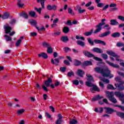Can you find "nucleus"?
<instances>
[{"instance_id":"f257e3e1","label":"nucleus","mask_w":124,"mask_h":124,"mask_svg":"<svg viewBox=\"0 0 124 124\" xmlns=\"http://www.w3.org/2000/svg\"><path fill=\"white\" fill-rule=\"evenodd\" d=\"M94 70L97 73L102 74L104 77H108L109 78H113L114 77V75L111 74V72L108 68L103 69L101 67H96L94 68Z\"/></svg>"},{"instance_id":"f03ea898","label":"nucleus","mask_w":124,"mask_h":124,"mask_svg":"<svg viewBox=\"0 0 124 124\" xmlns=\"http://www.w3.org/2000/svg\"><path fill=\"white\" fill-rule=\"evenodd\" d=\"M107 96L110 101L112 102V103H117V99L114 97V93L109 92V91L106 92Z\"/></svg>"},{"instance_id":"7ed1b4c3","label":"nucleus","mask_w":124,"mask_h":124,"mask_svg":"<svg viewBox=\"0 0 124 124\" xmlns=\"http://www.w3.org/2000/svg\"><path fill=\"white\" fill-rule=\"evenodd\" d=\"M105 21H106V19L105 18H103L101 20L102 23H99L96 26V28L97 29L95 30V31H94V33H97V32H99L102 30V26H104V25H106L105 23Z\"/></svg>"},{"instance_id":"20e7f679","label":"nucleus","mask_w":124,"mask_h":124,"mask_svg":"<svg viewBox=\"0 0 124 124\" xmlns=\"http://www.w3.org/2000/svg\"><path fill=\"white\" fill-rule=\"evenodd\" d=\"M83 54L85 55V56H86V57H88V58L93 57L94 60H95V61H97L98 62H102V59L98 57H94V55L87 50H84L83 51Z\"/></svg>"},{"instance_id":"39448f33","label":"nucleus","mask_w":124,"mask_h":124,"mask_svg":"<svg viewBox=\"0 0 124 124\" xmlns=\"http://www.w3.org/2000/svg\"><path fill=\"white\" fill-rule=\"evenodd\" d=\"M37 2L39 3L41 2V4L42 6V7L37 8L36 7L35 8V10L37 11L39 14H41V10L42 9H44L45 8V6H44V3L45 2V0H37Z\"/></svg>"},{"instance_id":"423d86ee","label":"nucleus","mask_w":124,"mask_h":124,"mask_svg":"<svg viewBox=\"0 0 124 124\" xmlns=\"http://www.w3.org/2000/svg\"><path fill=\"white\" fill-rule=\"evenodd\" d=\"M115 95L117 97H119L122 103H124V93L119 92H115Z\"/></svg>"},{"instance_id":"0eeeda50","label":"nucleus","mask_w":124,"mask_h":124,"mask_svg":"<svg viewBox=\"0 0 124 124\" xmlns=\"http://www.w3.org/2000/svg\"><path fill=\"white\" fill-rule=\"evenodd\" d=\"M108 55H109V56H112V57H114L116 58V61L117 62H122V60L119 59L118 58H119V56L117 55L114 52H113L112 50L108 51L107 52Z\"/></svg>"},{"instance_id":"6e6552de","label":"nucleus","mask_w":124,"mask_h":124,"mask_svg":"<svg viewBox=\"0 0 124 124\" xmlns=\"http://www.w3.org/2000/svg\"><path fill=\"white\" fill-rule=\"evenodd\" d=\"M124 81H120L117 84H115L116 87L117 86V89L119 91L124 90Z\"/></svg>"},{"instance_id":"1a4fd4ad","label":"nucleus","mask_w":124,"mask_h":124,"mask_svg":"<svg viewBox=\"0 0 124 124\" xmlns=\"http://www.w3.org/2000/svg\"><path fill=\"white\" fill-rule=\"evenodd\" d=\"M106 62H107V63H108V65H110V66H112V67H114V68H119V67H120V66L118 65V64H115L108 61H106Z\"/></svg>"},{"instance_id":"9d476101","label":"nucleus","mask_w":124,"mask_h":124,"mask_svg":"<svg viewBox=\"0 0 124 124\" xmlns=\"http://www.w3.org/2000/svg\"><path fill=\"white\" fill-rule=\"evenodd\" d=\"M4 29H5V32L6 34H8V33L11 32V31L12 30L11 27L8 26H4Z\"/></svg>"},{"instance_id":"9b49d317","label":"nucleus","mask_w":124,"mask_h":124,"mask_svg":"<svg viewBox=\"0 0 124 124\" xmlns=\"http://www.w3.org/2000/svg\"><path fill=\"white\" fill-rule=\"evenodd\" d=\"M10 16V14L8 12H6L3 13V15H2L1 18L3 20H6V19H8Z\"/></svg>"},{"instance_id":"f8f14e48","label":"nucleus","mask_w":124,"mask_h":124,"mask_svg":"<svg viewBox=\"0 0 124 124\" xmlns=\"http://www.w3.org/2000/svg\"><path fill=\"white\" fill-rule=\"evenodd\" d=\"M76 10H78V13H84L86 11V10L83 9L82 10V7L81 6H79V5H78L76 6Z\"/></svg>"},{"instance_id":"ddd939ff","label":"nucleus","mask_w":124,"mask_h":124,"mask_svg":"<svg viewBox=\"0 0 124 124\" xmlns=\"http://www.w3.org/2000/svg\"><path fill=\"white\" fill-rule=\"evenodd\" d=\"M53 82V80L50 78H48L47 80L45 81V84L46 85V87H50V83Z\"/></svg>"},{"instance_id":"4468645a","label":"nucleus","mask_w":124,"mask_h":124,"mask_svg":"<svg viewBox=\"0 0 124 124\" xmlns=\"http://www.w3.org/2000/svg\"><path fill=\"white\" fill-rule=\"evenodd\" d=\"M92 51L95 53H97L98 54H102V53H103V51H102L101 49H100L98 47L93 48Z\"/></svg>"},{"instance_id":"2eb2a0df","label":"nucleus","mask_w":124,"mask_h":124,"mask_svg":"<svg viewBox=\"0 0 124 124\" xmlns=\"http://www.w3.org/2000/svg\"><path fill=\"white\" fill-rule=\"evenodd\" d=\"M105 109H106V112L107 113V114H112L115 112V110L110 108L106 107L105 108Z\"/></svg>"},{"instance_id":"dca6fc26","label":"nucleus","mask_w":124,"mask_h":124,"mask_svg":"<svg viewBox=\"0 0 124 124\" xmlns=\"http://www.w3.org/2000/svg\"><path fill=\"white\" fill-rule=\"evenodd\" d=\"M101 98H103V96H100L99 95H97L93 97L92 99V101H96L97 100H100Z\"/></svg>"},{"instance_id":"f3484780","label":"nucleus","mask_w":124,"mask_h":124,"mask_svg":"<svg viewBox=\"0 0 124 124\" xmlns=\"http://www.w3.org/2000/svg\"><path fill=\"white\" fill-rule=\"evenodd\" d=\"M94 42L96 44H102V45L104 46L106 45V43H105V42L101 41L100 40H94Z\"/></svg>"},{"instance_id":"a211bd4d","label":"nucleus","mask_w":124,"mask_h":124,"mask_svg":"<svg viewBox=\"0 0 124 124\" xmlns=\"http://www.w3.org/2000/svg\"><path fill=\"white\" fill-rule=\"evenodd\" d=\"M77 74L79 77H82L84 74H85V72L81 69H78L77 72Z\"/></svg>"},{"instance_id":"6ab92c4d","label":"nucleus","mask_w":124,"mask_h":124,"mask_svg":"<svg viewBox=\"0 0 124 124\" xmlns=\"http://www.w3.org/2000/svg\"><path fill=\"white\" fill-rule=\"evenodd\" d=\"M51 62L52 64H55V65H58V63L60 62V60L59 59H51Z\"/></svg>"},{"instance_id":"aec40b11","label":"nucleus","mask_w":124,"mask_h":124,"mask_svg":"<svg viewBox=\"0 0 124 124\" xmlns=\"http://www.w3.org/2000/svg\"><path fill=\"white\" fill-rule=\"evenodd\" d=\"M110 24L111 26H116L117 25H119V22L117 21L116 19H111L110 20Z\"/></svg>"},{"instance_id":"412c9836","label":"nucleus","mask_w":124,"mask_h":124,"mask_svg":"<svg viewBox=\"0 0 124 124\" xmlns=\"http://www.w3.org/2000/svg\"><path fill=\"white\" fill-rule=\"evenodd\" d=\"M39 58H43L44 59H47L48 58V55H47V54L42 52V53L38 54Z\"/></svg>"},{"instance_id":"4be33fe9","label":"nucleus","mask_w":124,"mask_h":124,"mask_svg":"<svg viewBox=\"0 0 124 124\" xmlns=\"http://www.w3.org/2000/svg\"><path fill=\"white\" fill-rule=\"evenodd\" d=\"M24 39V36H21L20 38L17 41L16 43V47H18L20 46V44H21V42H22V40Z\"/></svg>"},{"instance_id":"5701e85b","label":"nucleus","mask_w":124,"mask_h":124,"mask_svg":"<svg viewBox=\"0 0 124 124\" xmlns=\"http://www.w3.org/2000/svg\"><path fill=\"white\" fill-rule=\"evenodd\" d=\"M19 16L20 17H23V18H25V19H28V18H29V16L28 15V14L26 12H24L20 13V14L19 15Z\"/></svg>"},{"instance_id":"b1692460","label":"nucleus","mask_w":124,"mask_h":124,"mask_svg":"<svg viewBox=\"0 0 124 124\" xmlns=\"http://www.w3.org/2000/svg\"><path fill=\"white\" fill-rule=\"evenodd\" d=\"M69 40V39L67 36H62L61 37V41H62V42H64V43H66V42H67V41Z\"/></svg>"},{"instance_id":"393cba45","label":"nucleus","mask_w":124,"mask_h":124,"mask_svg":"<svg viewBox=\"0 0 124 124\" xmlns=\"http://www.w3.org/2000/svg\"><path fill=\"white\" fill-rule=\"evenodd\" d=\"M109 33H110V31H108L105 32L104 33L100 34L99 36L100 37H104L105 36H107V35H109Z\"/></svg>"},{"instance_id":"a878e982","label":"nucleus","mask_w":124,"mask_h":124,"mask_svg":"<svg viewBox=\"0 0 124 124\" xmlns=\"http://www.w3.org/2000/svg\"><path fill=\"white\" fill-rule=\"evenodd\" d=\"M90 90L92 93H93L94 91H95L96 92H99L100 91L99 88H98V87L95 85L93 86V88H91Z\"/></svg>"},{"instance_id":"bb28decb","label":"nucleus","mask_w":124,"mask_h":124,"mask_svg":"<svg viewBox=\"0 0 124 124\" xmlns=\"http://www.w3.org/2000/svg\"><path fill=\"white\" fill-rule=\"evenodd\" d=\"M121 35V33L119 32H116L111 34V36L112 37H114L115 38L117 37H120V36Z\"/></svg>"},{"instance_id":"cd10ccee","label":"nucleus","mask_w":124,"mask_h":124,"mask_svg":"<svg viewBox=\"0 0 124 124\" xmlns=\"http://www.w3.org/2000/svg\"><path fill=\"white\" fill-rule=\"evenodd\" d=\"M42 46L43 47H44L45 48H48V47H50L51 46V45H50V44H49L47 42H44L42 43Z\"/></svg>"},{"instance_id":"c85d7f7f","label":"nucleus","mask_w":124,"mask_h":124,"mask_svg":"<svg viewBox=\"0 0 124 124\" xmlns=\"http://www.w3.org/2000/svg\"><path fill=\"white\" fill-rule=\"evenodd\" d=\"M95 112L97 113H102L103 112V108H95L94 109Z\"/></svg>"},{"instance_id":"c756f323","label":"nucleus","mask_w":124,"mask_h":124,"mask_svg":"<svg viewBox=\"0 0 124 124\" xmlns=\"http://www.w3.org/2000/svg\"><path fill=\"white\" fill-rule=\"evenodd\" d=\"M74 64L75 66H79V65H81V62L77 60H75L74 61Z\"/></svg>"},{"instance_id":"7c9ffc66","label":"nucleus","mask_w":124,"mask_h":124,"mask_svg":"<svg viewBox=\"0 0 124 124\" xmlns=\"http://www.w3.org/2000/svg\"><path fill=\"white\" fill-rule=\"evenodd\" d=\"M77 43L78 45H79V46H81V47H84L85 46V42H82L80 40H78L77 41Z\"/></svg>"},{"instance_id":"2f4dec72","label":"nucleus","mask_w":124,"mask_h":124,"mask_svg":"<svg viewBox=\"0 0 124 124\" xmlns=\"http://www.w3.org/2000/svg\"><path fill=\"white\" fill-rule=\"evenodd\" d=\"M116 114L118 117H120L122 119H124V112H117L116 113Z\"/></svg>"},{"instance_id":"473e14b6","label":"nucleus","mask_w":124,"mask_h":124,"mask_svg":"<svg viewBox=\"0 0 124 124\" xmlns=\"http://www.w3.org/2000/svg\"><path fill=\"white\" fill-rule=\"evenodd\" d=\"M86 76L87 77V80L88 81H89L90 82H91V81H93V76L90 74H87Z\"/></svg>"},{"instance_id":"72a5a7b5","label":"nucleus","mask_w":124,"mask_h":124,"mask_svg":"<svg viewBox=\"0 0 124 124\" xmlns=\"http://www.w3.org/2000/svg\"><path fill=\"white\" fill-rule=\"evenodd\" d=\"M93 64V63L91 61H85L83 62V65H85V66H87L88 65H92Z\"/></svg>"},{"instance_id":"f704fd0d","label":"nucleus","mask_w":124,"mask_h":124,"mask_svg":"<svg viewBox=\"0 0 124 124\" xmlns=\"http://www.w3.org/2000/svg\"><path fill=\"white\" fill-rule=\"evenodd\" d=\"M102 29H104V30H107V31H109L111 30V27H110L109 24H105Z\"/></svg>"},{"instance_id":"c9c22d12","label":"nucleus","mask_w":124,"mask_h":124,"mask_svg":"<svg viewBox=\"0 0 124 124\" xmlns=\"http://www.w3.org/2000/svg\"><path fill=\"white\" fill-rule=\"evenodd\" d=\"M64 33H68L69 32V28L67 27H64L63 29Z\"/></svg>"},{"instance_id":"e433bc0d","label":"nucleus","mask_w":124,"mask_h":124,"mask_svg":"<svg viewBox=\"0 0 124 124\" xmlns=\"http://www.w3.org/2000/svg\"><path fill=\"white\" fill-rule=\"evenodd\" d=\"M4 37L6 38V41H12V38L7 35H4Z\"/></svg>"},{"instance_id":"4c0bfd02","label":"nucleus","mask_w":124,"mask_h":124,"mask_svg":"<svg viewBox=\"0 0 124 124\" xmlns=\"http://www.w3.org/2000/svg\"><path fill=\"white\" fill-rule=\"evenodd\" d=\"M47 52L48 54H52L53 53V48H52L51 46L47 47Z\"/></svg>"},{"instance_id":"58836bf2","label":"nucleus","mask_w":124,"mask_h":124,"mask_svg":"<svg viewBox=\"0 0 124 124\" xmlns=\"http://www.w3.org/2000/svg\"><path fill=\"white\" fill-rule=\"evenodd\" d=\"M116 46H117V47H124V43L123 42H118L116 44Z\"/></svg>"},{"instance_id":"ea45409f","label":"nucleus","mask_w":124,"mask_h":124,"mask_svg":"<svg viewBox=\"0 0 124 124\" xmlns=\"http://www.w3.org/2000/svg\"><path fill=\"white\" fill-rule=\"evenodd\" d=\"M31 17L33 18H37L38 17V16L36 14V13H35L34 11L31 12Z\"/></svg>"},{"instance_id":"a19ab883","label":"nucleus","mask_w":124,"mask_h":124,"mask_svg":"<svg viewBox=\"0 0 124 124\" xmlns=\"http://www.w3.org/2000/svg\"><path fill=\"white\" fill-rule=\"evenodd\" d=\"M87 40H88L89 44H91V45H92V46H93V45H94V43H93V41L92 40V39H91V38H88L87 39Z\"/></svg>"},{"instance_id":"79ce46f5","label":"nucleus","mask_w":124,"mask_h":124,"mask_svg":"<svg viewBox=\"0 0 124 124\" xmlns=\"http://www.w3.org/2000/svg\"><path fill=\"white\" fill-rule=\"evenodd\" d=\"M25 112V109L24 108H22L21 109L18 110L17 111V114L18 115H21V114H23Z\"/></svg>"},{"instance_id":"37998d69","label":"nucleus","mask_w":124,"mask_h":124,"mask_svg":"<svg viewBox=\"0 0 124 124\" xmlns=\"http://www.w3.org/2000/svg\"><path fill=\"white\" fill-rule=\"evenodd\" d=\"M36 24H37V22H36V20H34V19H31V25L32 26H34V27H35V28H36Z\"/></svg>"},{"instance_id":"c03bdc74","label":"nucleus","mask_w":124,"mask_h":124,"mask_svg":"<svg viewBox=\"0 0 124 124\" xmlns=\"http://www.w3.org/2000/svg\"><path fill=\"white\" fill-rule=\"evenodd\" d=\"M78 123V121L75 119H73L70 120V124H77Z\"/></svg>"},{"instance_id":"a18cd8bd","label":"nucleus","mask_w":124,"mask_h":124,"mask_svg":"<svg viewBox=\"0 0 124 124\" xmlns=\"http://www.w3.org/2000/svg\"><path fill=\"white\" fill-rule=\"evenodd\" d=\"M36 29L38 30V31H45V27H43L39 29L38 27H36Z\"/></svg>"},{"instance_id":"49530a36","label":"nucleus","mask_w":124,"mask_h":124,"mask_svg":"<svg viewBox=\"0 0 124 124\" xmlns=\"http://www.w3.org/2000/svg\"><path fill=\"white\" fill-rule=\"evenodd\" d=\"M93 33V30H91V31H87L84 33L86 36H89V35H92Z\"/></svg>"},{"instance_id":"de8ad7c7","label":"nucleus","mask_w":124,"mask_h":124,"mask_svg":"<svg viewBox=\"0 0 124 124\" xmlns=\"http://www.w3.org/2000/svg\"><path fill=\"white\" fill-rule=\"evenodd\" d=\"M68 77H71V76H74V72L73 71H71L68 73Z\"/></svg>"},{"instance_id":"09e8293b","label":"nucleus","mask_w":124,"mask_h":124,"mask_svg":"<svg viewBox=\"0 0 124 124\" xmlns=\"http://www.w3.org/2000/svg\"><path fill=\"white\" fill-rule=\"evenodd\" d=\"M101 81H103V82H104L105 83H108L109 82V79L105 78H101Z\"/></svg>"},{"instance_id":"8fccbe9b","label":"nucleus","mask_w":124,"mask_h":124,"mask_svg":"<svg viewBox=\"0 0 124 124\" xmlns=\"http://www.w3.org/2000/svg\"><path fill=\"white\" fill-rule=\"evenodd\" d=\"M102 57L103 58L104 60H107V59H108V55H107L106 54H102Z\"/></svg>"},{"instance_id":"3c124183","label":"nucleus","mask_w":124,"mask_h":124,"mask_svg":"<svg viewBox=\"0 0 124 124\" xmlns=\"http://www.w3.org/2000/svg\"><path fill=\"white\" fill-rule=\"evenodd\" d=\"M114 106L115 107H118L119 108H120L122 111H124V107L123 106L118 105H115Z\"/></svg>"},{"instance_id":"603ef678","label":"nucleus","mask_w":124,"mask_h":124,"mask_svg":"<svg viewBox=\"0 0 124 124\" xmlns=\"http://www.w3.org/2000/svg\"><path fill=\"white\" fill-rule=\"evenodd\" d=\"M72 9H71V8H68V13L74 15V13L72 12Z\"/></svg>"},{"instance_id":"864d4df0","label":"nucleus","mask_w":124,"mask_h":124,"mask_svg":"<svg viewBox=\"0 0 124 124\" xmlns=\"http://www.w3.org/2000/svg\"><path fill=\"white\" fill-rule=\"evenodd\" d=\"M108 89H109V90H115L114 86L111 84H108Z\"/></svg>"},{"instance_id":"5fc2aeb1","label":"nucleus","mask_w":124,"mask_h":124,"mask_svg":"<svg viewBox=\"0 0 124 124\" xmlns=\"http://www.w3.org/2000/svg\"><path fill=\"white\" fill-rule=\"evenodd\" d=\"M86 85L87 86V87H92L93 86V84H92V83H91V81H88L86 82Z\"/></svg>"},{"instance_id":"6e6d98bb","label":"nucleus","mask_w":124,"mask_h":124,"mask_svg":"<svg viewBox=\"0 0 124 124\" xmlns=\"http://www.w3.org/2000/svg\"><path fill=\"white\" fill-rule=\"evenodd\" d=\"M118 19L119 20H120L121 21H122L123 22H124V16H118Z\"/></svg>"},{"instance_id":"4d7b16f0","label":"nucleus","mask_w":124,"mask_h":124,"mask_svg":"<svg viewBox=\"0 0 124 124\" xmlns=\"http://www.w3.org/2000/svg\"><path fill=\"white\" fill-rule=\"evenodd\" d=\"M73 83L74 85H76V86H78V85H79V81L78 80H73Z\"/></svg>"},{"instance_id":"13d9d810","label":"nucleus","mask_w":124,"mask_h":124,"mask_svg":"<svg viewBox=\"0 0 124 124\" xmlns=\"http://www.w3.org/2000/svg\"><path fill=\"white\" fill-rule=\"evenodd\" d=\"M17 5L19 7H23L24 6V4H21V1H18Z\"/></svg>"},{"instance_id":"bf43d9fd","label":"nucleus","mask_w":124,"mask_h":124,"mask_svg":"<svg viewBox=\"0 0 124 124\" xmlns=\"http://www.w3.org/2000/svg\"><path fill=\"white\" fill-rule=\"evenodd\" d=\"M60 34H61V32L57 31L54 33L53 35L54 36H58V35H60Z\"/></svg>"},{"instance_id":"052dcab7","label":"nucleus","mask_w":124,"mask_h":124,"mask_svg":"<svg viewBox=\"0 0 124 124\" xmlns=\"http://www.w3.org/2000/svg\"><path fill=\"white\" fill-rule=\"evenodd\" d=\"M62 120L61 119H58L57 121L55 122L56 124H62Z\"/></svg>"},{"instance_id":"680f3d73","label":"nucleus","mask_w":124,"mask_h":124,"mask_svg":"<svg viewBox=\"0 0 124 124\" xmlns=\"http://www.w3.org/2000/svg\"><path fill=\"white\" fill-rule=\"evenodd\" d=\"M42 88L44 89V90L45 91V92H48V89L46 88V86L44 84H43L42 85Z\"/></svg>"},{"instance_id":"e2e57ef3","label":"nucleus","mask_w":124,"mask_h":124,"mask_svg":"<svg viewBox=\"0 0 124 124\" xmlns=\"http://www.w3.org/2000/svg\"><path fill=\"white\" fill-rule=\"evenodd\" d=\"M120 64L121 66H122L124 68H121L120 70H122V71H124V62H120Z\"/></svg>"},{"instance_id":"0e129e2a","label":"nucleus","mask_w":124,"mask_h":124,"mask_svg":"<svg viewBox=\"0 0 124 124\" xmlns=\"http://www.w3.org/2000/svg\"><path fill=\"white\" fill-rule=\"evenodd\" d=\"M66 25L68 26H72V22H71V20H68L67 21Z\"/></svg>"},{"instance_id":"69168bd1","label":"nucleus","mask_w":124,"mask_h":124,"mask_svg":"<svg viewBox=\"0 0 124 124\" xmlns=\"http://www.w3.org/2000/svg\"><path fill=\"white\" fill-rule=\"evenodd\" d=\"M104 4H103V3H99L98 4H97V7H102V6H104Z\"/></svg>"},{"instance_id":"338daca9","label":"nucleus","mask_w":124,"mask_h":124,"mask_svg":"<svg viewBox=\"0 0 124 124\" xmlns=\"http://www.w3.org/2000/svg\"><path fill=\"white\" fill-rule=\"evenodd\" d=\"M47 9L48 10H52V6H51L50 5H47Z\"/></svg>"},{"instance_id":"774afa93","label":"nucleus","mask_w":124,"mask_h":124,"mask_svg":"<svg viewBox=\"0 0 124 124\" xmlns=\"http://www.w3.org/2000/svg\"><path fill=\"white\" fill-rule=\"evenodd\" d=\"M65 69H66V68H65V67H61L60 68V70H61V71H62V72H65Z\"/></svg>"}]
</instances>
